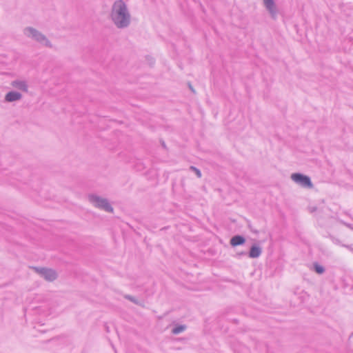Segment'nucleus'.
I'll use <instances>...</instances> for the list:
<instances>
[{
	"instance_id": "2eb2a0df",
	"label": "nucleus",
	"mask_w": 353,
	"mask_h": 353,
	"mask_svg": "<svg viewBox=\"0 0 353 353\" xmlns=\"http://www.w3.org/2000/svg\"><path fill=\"white\" fill-rule=\"evenodd\" d=\"M330 239L334 243L343 246V244L341 243V241L339 239L335 238L334 236H331Z\"/></svg>"
},
{
	"instance_id": "ddd939ff",
	"label": "nucleus",
	"mask_w": 353,
	"mask_h": 353,
	"mask_svg": "<svg viewBox=\"0 0 353 353\" xmlns=\"http://www.w3.org/2000/svg\"><path fill=\"white\" fill-rule=\"evenodd\" d=\"M124 297H125V299L132 301V303H134L137 305L139 304V301L134 296H132L131 295L126 294L124 296Z\"/></svg>"
},
{
	"instance_id": "9d476101",
	"label": "nucleus",
	"mask_w": 353,
	"mask_h": 353,
	"mask_svg": "<svg viewBox=\"0 0 353 353\" xmlns=\"http://www.w3.org/2000/svg\"><path fill=\"white\" fill-rule=\"evenodd\" d=\"M185 328H186L185 325H179L176 326L175 327H174L172 330V332L174 334H178L183 332L185 330Z\"/></svg>"
},
{
	"instance_id": "a211bd4d",
	"label": "nucleus",
	"mask_w": 353,
	"mask_h": 353,
	"mask_svg": "<svg viewBox=\"0 0 353 353\" xmlns=\"http://www.w3.org/2000/svg\"><path fill=\"white\" fill-rule=\"evenodd\" d=\"M23 92L27 91V85L23 82Z\"/></svg>"
},
{
	"instance_id": "4468645a",
	"label": "nucleus",
	"mask_w": 353,
	"mask_h": 353,
	"mask_svg": "<svg viewBox=\"0 0 353 353\" xmlns=\"http://www.w3.org/2000/svg\"><path fill=\"white\" fill-rule=\"evenodd\" d=\"M12 85H17L18 87V88L20 90L22 89V81H21V80H17V81H13Z\"/></svg>"
},
{
	"instance_id": "6ab92c4d",
	"label": "nucleus",
	"mask_w": 353,
	"mask_h": 353,
	"mask_svg": "<svg viewBox=\"0 0 353 353\" xmlns=\"http://www.w3.org/2000/svg\"><path fill=\"white\" fill-rule=\"evenodd\" d=\"M189 88H190V90L192 91V92H194V89L192 88V85L190 84H189Z\"/></svg>"
},
{
	"instance_id": "f8f14e48",
	"label": "nucleus",
	"mask_w": 353,
	"mask_h": 353,
	"mask_svg": "<svg viewBox=\"0 0 353 353\" xmlns=\"http://www.w3.org/2000/svg\"><path fill=\"white\" fill-rule=\"evenodd\" d=\"M190 170L193 171L199 178L201 177V172L200 170H199L197 168L192 165L190 167Z\"/></svg>"
},
{
	"instance_id": "f03ea898",
	"label": "nucleus",
	"mask_w": 353,
	"mask_h": 353,
	"mask_svg": "<svg viewBox=\"0 0 353 353\" xmlns=\"http://www.w3.org/2000/svg\"><path fill=\"white\" fill-rule=\"evenodd\" d=\"M25 33L29 37H30L32 39L35 40L36 41H37L40 44L46 46V47H48V48H51L52 47L51 43L46 38V37L45 35H43L42 33H41L40 32H39L38 30H37L36 29H34L33 28H30V27L26 28L25 29Z\"/></svg>"
},
{
	"instance_id": "1a4fd4ad",
	"label": "nucleus",
	"mask_w": 353,
	"mask_h": 353,
	"mask_svg": "<svg viewBox=\"0 0 353 353\" xmlns=\"http://www.w3.org/2000/svg\"><path fill=\"white\" fill-rule=\"evenodd\" d=\"M245 239L243 236L240 235H236L230 239V244L232 246L235 247L237 245H243L245 243Z\"/></svg>"
},
{
	"instance_id": "20e7f679",
	"label": "nucleus",
	"mask_w": 353,
	"mask_h": 353,
	"mask_svg": "<svg viewBox=\"0 0 353 353\" xmlns=\"http://www.w3.org/2000/svg\"><path fill=\"white\" fill-rule=\"evenodd\" d=\"M291 179L297 185L305 188H313V184L310 178L301 173H293L290 176Z\"/></svg>"
},
{
	"instance_id": "aec40b11",
	"label": "nucleus",
	"mask_w": 353,
	"mask_h": 353,
	"mask_svg": "<svg viewBox=\"0 0 353 353\" xmlns=\"http://www.w3.org/2000/svg\"><path fill=\"white\" fill-rule=\"evenodd\" d=\"M239 254H240V255H246V254H247V253H246V252H241V253H240Z\"/></svg>"
},
{
	"instance_id": "f257e3e1",
	"label": "nucleus",
	"mask_w": 353,
	"mask_h": 353,
	"mask_svg": "<svg viewBox=\"0 0 353 353\" xmlns=\"http://www.w3.org/2000/svg\"><path fill=\"white\" fill-rule=\"evenodd\" d=\"M110 18L117 28L128 27L131 22V15L126 3L123 0L114 2L110 12Z\"/></svg>"
},
{
	"instance_id": "423d86ee",
	"label": "nucleus",
	"mask_w": 353,
	"mask_h": 353,
	"mask_svg": "<svg viewBox=\"0 0 353 353\" xmlns=\"http://www.w3.org/2000/svg\"><path fill=\"white\" fill-rule=\"evenodd\" d=\"M265 8L270 13L272 18L275 19L277 14V8L274 0H263Z\"/></svg>"
},
{
	"instance_id": "6e6552de",
	"label": "nucleus",
	"mask_w": 353,
	"mask_h": 353,
	"mask_svg": "<svg viewBox=\"0 0 353 353\" xmlns=\"http://www.w3.org/2000/svg\"><path fill=\"white\" fill-rule=\"evenodd\" d=\"M262 253V250L259 245H254L250 248L248 256L252 259L258 258Z\"/></svg>"
},
{
	"instance_id": "0eeeda50",
	"label": "nucleus",
	"mask_w": 353,
	"mask_h": 353,
	"mask_svg": "<svg viewBox=\"0 0 353 353\" xmlns=\"http://www.w3.org/2000/svg\"><path fill=\"white\" fill-rule=\"evenodd\" d=\"M22 94L17 91H10L8 92L4 98L6 102H14L21 99Z\"/></svg>"
},
{
	"instance_id": "dca6fc26",
	"label": "nucleus",
	"mask_w": 353,
	"mask_h": 353,
	"mask_svg": "<svg viewBox=\"0 0 353 353\" xmlns=\"http://www.w3.org/2000/svg\"><path fill=\"white\" fill-rule=\"evenodd\" d=\"M343 224L347 226V228H349L350 229L352 230H353V225L350 223H345L343 222Z\"/></svg>"
},
{
	"instance_id": "39448f33",
	"label": "nucleus",
	"mask_w": 353,
	"mask_h": 353,
	"mask_svg": "<svg viewBox=\"0 0 353 353\" xmlns=\"http://www.w3.org/2000/svg\"><path fill=\"white\" fill-rule=\"evenodd\" d=\"M34 270L39 274L41 276L43 277L46 281L52 282L57 279V273L55 270L46 268H33Z\"/></svg>"
},
{
	"instance_id": "9b49d317",
	"label": "nucleus",
	"mask_w": 353,
	"mask_h": 353,
	"mask_svg": "<svg viewBox=\"0 0 353 353\" xmlns=\"http://www.w3.org/2000/svg\"><path fill=\"white\" fill-rule=\"evenodd\" d=\"M314 269L316 273L320 274L325 272V268L317 263H314Z\"/></svg>"
},
{
	"instance_id": "7ed1b4c3",
	"label": "nucleus",
	"mask_w": 353,
	"mask_h": 353,
	"mask_svg": "<svg viewBox=\"0 0 353 353\" xmlns=\"http://www.w3.org/2000/svg\"><path fill=\"white\" fill-rule=\"evenodd\" d=\"M88 199L90 202L92 203L95 207L103 210L108 212H113V208L111 206L108 199L94 194L89 195Z\"/></svg>"
},
{
	"instance_id": "f3484780",
	"label": "nucleus",
	"mask_w": 353,
	"mask_h": 353,
	"mask_svg": "<svg viewBox=\"0 0 353 353\" xmlns=\"http://www.w3.org/2000/svg\"><path fill=\"white\" fill-rule=\"evenodd\" d=\"M343 246L347 248V249H349V250H350L351 251L353 252V248H352L350 245H343Z\"/></svg>"
}]
</instances>
